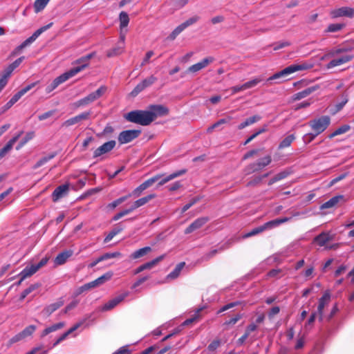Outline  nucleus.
<instances>
[{
    "mask_svg": "<svg viewBox=\"0 0 354 354\" xmlns=\"http://www.w3.org/2000/svg\"><path fill=\"white\" fill-rule=\"evenodd\" d=\"M122 230V227H116L113 229L111 232H109V234L106 236L104 239V242L107 243L112 240V239L117 235L118 233H120Z\"/></svg>",
    "mask_w": 354,
    "mask_h": 354,
    "instance_id": "nucleus-50",
    "label": "nucleus"
},
{
    "mask_svg": "<svg viewBox=\"0 0 354 354\" xmlns=\"http://www.w3.org/2000/svg\"><path fill=\"white\" fill-rule=\"evenodd\" d=\"M82 325V323H77L75 324L73 327H71L68 330L63 333L58 339L60 342H62L71 333L76 330L80 326Z\"/></svg>",
    "mask_w": 354,
    "mask_h": 354,
    "instance_id": "nucleus-46",
    "label": "nucleus"
},
{
    "mask_svg": "<svg viewBox=\"0 0 354 354\" xmlns=\"http://www.w3.org/2000/svg\"><path fill=\"white\" fill-rule=\"evenodd\" d=\"M185 263L184 262H181L180 263H178L176 268H174V270L171 272L168 275H167V279H174L176 278H177L182 269L183 268V267L185 266Z\"/></svg>",
    "mask_w": 354,
    "mask_h": 354,
    "instance_id": "nucleus-33",
    "label": "nucleus"
},
{
    "mask_svg": "<svg viewBox=\"0 0 354 354\" xmlns=\"http://www.w3.org/2000/svg\"><path fill=\"white\" fill-rule=\"evenodd\" d=\"M112 277V273L111 272H107L104 274H103L102 276L98 277L97 279H96L95 280L93 281V283H94V286L95 287H97L102 284H103L106 281H108Z\"/></svg>",
    "mask_w": 354,
    "mask_h": 354,
    "instance_id": "nucleus-39",
    "label": "nucleus"
},
{
    "mask_svg": "<svg viewBox=\"0 0 354 354\" xmlns=\"http://www.w3.org/2000/svg\"><path fill=\"white\" fill-rule=\"evenodd\" d=\"M78 301L77 300H73V301H71L69 304H68L66 308H64V310L62 311L63 313H67L68 312H69L70 310H73V308H75L77 304H78Z\"/></svg>",
    "mask_w": 354,
    "mask_h": 354,
    "instance_id": "nucleus-59",
    "label": "nucleus"
},
{
    "mask_svg": "<svg viewBox=\"0 0 354 354\" xmlns=\"http://www.w3.org/2000/svg\"><path fill=\"white\" fill-rule=\"evenodd\" d=\"M37 82H33L30 84L27 85L19 91H18L16 94H15L12 97L10 100V101L15 104L24 94H26L28 91L32 89Z\"/></svg>",
    "mask_w": 354,
    "mask_h": 354,
    "instance_id": "nucleus-23",
    "label": "nucleus"
},
{
    "mask_svg": "<svg viewBox=\"0 0 354 354\" xmlns=\"http://www.w3.org/2000/svg\"><path fill=\"white\" fill-rule=\"evenodd\" d=\"M338 310H339V309L337 307V304H335L333 306V308L331 309L330 313L328 315H325L324 320L326 319L327 321H329L330 319H331Z\"/></svg>",
    "mask_w": 354,
    "mask_h": 354,
    "instance_id": "nucleus-62",
    "label": "nucleus"
},
{
    "mask_svg": "<svg viewBox=\"0 0 354 354\" xmlns=\"http://www.w3.org/2000/svg\"><path fill=\"white\" fill-rule=\"evenodd\" d=\"M272 158L270 156H266L257 162L250 164L248 167V173L255 172L261 170L265 167L270 164Z\"/></svg>",
    "mask_w": 354,
    "mask_h": 354,
    "instance_id": "nucleus-13",
    "label": "nucleus"
},
{
    "mask_svg": "<svg viewBox=\"0 0 354 354\" xmlns=\"http://www.w3.org/2000/svg\"><path fill=\"white\" fill-rule=\"evenodd\" d=\"M124 118L131 122L147 126L153 122V117L149 111H132L124 115Z\"/></svg>",
    "mask_w": 354,
    "mask_h": 354,
    "instance_id": "nucleus-2",
    "label": "nucleus"
},
{
    "mask_svg": "<svg viewBox=\"0 0 354 354\" xmlns=\"http://www.w3.org/2000/svg\"><path fill=\"white\" fill-rule=\"evenodd\" d=\"M95 286H94L93 281H91L89 283H85L77 289V294H82L83 292L88 290L91 288H94Z\"/></svg>",
    "mask_w": 354,
    "mask_h": 354,
    "instance_id": "nucleus-52",
    "label": "nucleus"
},
{
    "mask_svg": "<svg viewBox=\"0 0 354 354\" xmlns=\"http://www.w3.org/2000/svg\"><path fill=\"white\" fill-rule=\"evenodd\" d=\"M131 194H129L128 195H126V196H122L118 199H116L115 201H113L112 203H109L108 205H107V207L111 209H115L118 205H119L120 204H121L122 203H123L124 201H125L127 198H129V197H131Z\"/></svg>",
    "mask_w": 354,
    "mask_h": 354,
    "instance_id": "nucleus-41",
    "label": "nucleus"
},
{
    "mask_svg": "<svg viewBox=\"0 0 354 354\" xmlns=\"http://www.w3.org/2000/svg\"><path fill=\"white\" fill-rule=\"evenodd\" d=\"M330 15L332 18L348 17L353 18L354 17V8L348 6H343L330 10Z\"/></svg>",
    "mask_w": 354,
    "mask_h": 354,
    "instance_id": "nucleus-9",
    "label": "nucleus"
},
{
    "mask_svg": "<svg viewBox=\"0 0 354 354\" xmlns=\"http://www.w3.org/2000/svg\"><path fill=\"white\" fill-rule=\"evenodd\" d=\"M327 57H335L326 65V68L330 69L350 62L353 58V55L348 53V48L338 47L331 49L322 59Z\"/></svg>",
    "mask_w": 354,
    "mask_h": 354,
    "instance_id": "nucleus-1",
    "label": "nucleus"
},
{
    "mask_svg": "<svg viewBox=\"0 0 354 354\" xmlns=\"http://www.w3.org/2000/svg\"><path fill=\"white\" fill-rule=\"evenodd\" d=\"M330 301V293L329 291H326L322 297L319 299L317 313L319 317V320L322 322L325 319L324 313L325 307L328 306Z\"/></svg>",
    "mask_w": 354,
    "mask_h": 354,
    "instance_id": "nucleus-8",
    "label": "nucleus"
},
{
    "mask_svg": "<svg viewBox=\"0 0 354 354\" xmlns=\"http://www.w3.org/2000/svg\"><path fill=\"white\" fill-rule=\"evenodd\" d=\"M314 91H315V89L313 87L307 88L306 89L300 91V92H298V93H295L293 95V100H299L301 99H303V98L308 96Z\"/></svg>",
    "mask_w": 354,
    "mask_h": 354,
    "instance_id": "nucleus-29",
    "label": "nucleus"
},
{
    "mask_svg": "<svg viewBox=\"0 0 354 354\" xmlns=\"http://www.w3.org/2000/svg\"><path fill=\"white\" fill-rule=\"evenodd\" d=\"M36 330V326L35 325H30L25 328L21 332V335L24 338H26L28 336H30Z\"/></svg>",
    "mask_w": 354,
    "mask_h": 354,
    "instance_id": "nucleus-49",
    "label": "nucleus"
},
{
    "mask_svg": "<svg viewBox=\"0 0 354 354\" xmlns=\"http://www.w3.org/2000/svg\"><path fill=\"white\" fill-rule=\"evenodd\" d=\"M220 345H221L220 340H218V339L214 340L211 344H209L207 348L209 351H214L219 347Z\"/></svg>",
    "mask_w": 354,
    "mask_h": 354,
    "instance_id": "nucleus-63",
    "label": "nucleus"
},
{
    "mask_svg": "<svg viewBox=\"0 0 354 354\" xmlns=\"http://www.w3.org/2000/svg\"><path fill=\"white\" fill-rule=\"evenodd\" d=\"M63 305H64V301L62 299H59V301H57L55 303H53V304L47 306L46 307H45L44 309L43 310L42 313L46 316H49L53 312H55L56 310L59 308Z\"/></svg>",
    "mask_w": 354,
    "mask_h": 354,
    "instance_id": "nucleus-24",
    "label": "nucleus"
},
{
    "mask_svg": "<svg viewBox=\"0 0 354 354\" xmlns=\"http://www.w3.org/2000/svg\"><path fill=\"white\" fill-rule=\"evenodd\" d=\"M149 113L152 115L153 121L159 116L167 115L169 113V109L163 105H151Z\"/></svg>",
    "mask_w": 354,
    "mask_h": 354,
    "instance_id": "nucleus-16",
    "label": "nucleus"
},
{
    "mask_svg": "<svg viewBox=\"0 0 354 354\" xmlns=\"http://www.w3.org/2000/svg\"><path fill=\"white\" fill-rule=\"evenodd\" d=\"M165 257V254L160 255L156 259H153L151 261H149L147 263H145L142 264L144 270H150L152 268H153L155 266H156L159 262L162 261Z\"/></svg>",
    "mask_w": 354,
    "mask_h": 354,
    "instance_id": "nucleus-30",
    "label": "nucleus"
},
{
    "mask_svg": "<svg viewBox=\"0 0 354 354\" xmlns=\"http://www.w3.org/2000/svg\"><path fill=\"white\" fill-rule=\"evenodd\" d=\"M334 239V235L329 232H324L314 238V242L319 246H325L326 243Z\"/></svg>",
    "mask_w": 354,
    "mask_h": 354,
    "instance_id": "nucleus-19",
    "label": "nucleus"
},
{
    "mask_svg": "<svg viewBox=\"0 0 354 354\" xmlns=\"http://www.w3.org/2000/svg\"><path fill=\"white\" fill-rule=\"evenodd\" d=\"M153 55H154V53L153 50H149L148 52H147L145 57L142 59L141 66H143L146 65L147 64L149 63V59Z\"/></svg>",
    "mask_w": 354,
    "mask_h": 354,
    "instance_id": "nucleus-58",
    "label": "nucleus"
},
{
    "mask_svg": "<svg viewBox=\"0 0 354 354\" xmlns=\"http://www.w3.org/2000/svg\"><path fill=\"white\" fill-rule=\"evenodd\" d=\"M313 67V64L308 62H302L299 64H292L285 68L284 69L281 70V71L276 73L273 75L270 76L268 79V81H272L281 77H284L297 71L310 69Z\"/></svg>",
    "mask_w": 354,
    "mask_h": 354,
    "instance_id": "nucleus-3",
    "label": "nucleus"
},
{
    "mask_svg": "<svg viewBox=\"0 0 354 354\" xmlns=\"http://www.w3.org/2000/svg\"><path fill=\"white\" fill-rule=\"evenodd\" d=\"M344 27L343 24H330L325 32H335L341 30Z\"/></svg>",
    "mask_w": 354,
    "mask_h": 354,
    "instance_id": "nucleus-44",
    "label": "nucleus"
},
{
    "mask_svg": "<svg viewBox=\"0 0 354 354\" xmlns=\"http://www.w3.org/2000/svg\"><path fill=\"white\" fill-rule=\"evenodd\" d=\"M128 295V292L123 293L122 295H120L115 298L111 299L107 303H106L103 307L102 310H109L112 308H113L115 306H116L119 303H120L122 300L124 299Z\"/></svg>",
    "mask_w": 354,
    "mask_h": 354,
    "instance_id": "nucleus-20",
    "label": "nucleus"
},
{
    "mask_svg": "<svg viewBox=\"0 0 354 354\" xmlns=\"http://www.w3.org/2000/svg\"><path fill=\"white\" fill-rule=\"evenodd\" d=\"M80 69L81 68H71L69 71L65 72L64 73L62 74L61 75L58 76L54 80L55 84H57V86H59V84L65 82L69 78L75 76L78 73H80Z\"/></svg>",
    "mask_w": 354,
    "mask_h": 354,
    "instance_id": "nucleus-18",
    "label": "nucleus"
},
{
    "mask_svg": "<svg viewBox=\"0 0 354 354\" xmlns=\"http://www.w3.org/2000/svg\"><path fill=\"white\" fill-rule=\"evenodd\" d=\"M261 120V117L259 115H253L249 118H247L244 122H241L239 126V129H243L246 127L254 124Z\"/></svg>",
    "mask_w": 354,
    "mask_h": 354,
    "instance_id": "nucleus-28",
    "label": "nucleus"
},
{
    "mask_svg": "<svg viewBox=\"0 0 354 354\" xmlns=\"http://www.w3.org/2000/svg\"><path fill=\"white\" fill-rule=\"evenodd\" d=\"M348 100V95L346 94L342 95L341 102L336 104L337 111H340L344 107V106L347 103Z\"/></svg>",
    "mask_w": 354,
    "mask_h": 354,
    "instance_id": "nucleus-56",
    "label": "nucleus"
},
{
    "mask_svg": "<svg viewBox=\"0 0 354 354\" xmlns=\"http://www.w3.org/2000/svg\"><path fill=\"white\" fill-rule=\"evenodd\" d=\"M115 140H110L97 147L93 152V158H98L110 152L115 146Z\"/></svg>",
    "mask_w": 354,
    "mask_h": 354,
    "instance_id": "nucleus-14",
    "label": "nucleus"
},
{
    "mask_svg": "<svg viewBox=\"0 0 354 354\" xmlns=\"http://www.w3.org/2000/svg\"><path fill=\"white\" fill-rule=\"evenodd\" d=\"M286 176H287V173H286L285 171L280 172L270 180L268 185H270L279 180H281L285 178Z\"/></svg>",
    "mask_w": 354,
    "mask_h": 354,
    "instance_id": "nucleus-51",
    "label": "nucleus"
},
{
    "mask_svg": "<svg viewBox=\"0 0 354 354\" xmlns=\"http://www.w3.org/2000/svg\"><path fill=\"white\" fill-rule=\"evenodd\" d=\"M73 252L71 250H64L59 254L54 259L55 266H61L64 264L67 260L73 255Z\"/></svg>",
    "mask_w": 354,
    "mask_h": 354,
    "instance_id": "nucleus-22",
    "label": "nucleus"
},
{
    "mask_svg": "<svg viewBox=\"0 0 354 354\" xmlns=\"http://www.w3.org/2000/svg\"><path fill=\"white\" fill-rule=\"evenodd\" d=\"M124 45H118V46L115 48H113L109 50L107 52L106 55L109 57L119 55L124 52Z\"/></svg>",
    "mask_w": 354,
    "mask_h": 354,
    "instance_id": "nucleus-37",
    "label": "nucleus"
},
{
    "mask_svg": "<svg viewBox=\"0 0 354 354\" xmlns=\"http://www.w3.org/2000/svg\"><path fill=\"white\" fill-rule=\"evenodd\" d=\"M86 57H82L81 58L78 59L75 61V64H80V66L74 67L73 68H81L80 70V72L83 71L84 68H86L88 66V62L85 59Z\"/></svg>",
    "mask_w": 354,
    "mask_h": 354,
    "instance_id": "nucleus-48",
    "label": "nucleus"
},
{
    "mask_svg": "<svg viewBox=\"0 0 354 354\" xmlns=\"http://www.w3.org/2000/svg\"><path fill=\"white\" fill-rule=\"evenodd\" d=\"M53 23L50 22L48 24H47L46 26H42L40 28H39L38 30H37L30 37L26 39L24 41H23L19 46H18L15 48V53H19L24 48H25L26 46H28L30 44H31L32 42H34L37 39V38L41 33H43L44 31H46L48 29H49L53 26Z\"/></svg>",
    "mask_w": 354,
    "mask_h": 354,
    "instance_id": "nucleus-7",
    "label": "nucleus"
},
{
    "mask_svg": "<svg viewBox=\"0 0 354 354\" xmlns=\"http://www.w3.org/2000/svg\"><path fill=\"white\" fill-rule=\"evenodd\" d=\"M156 80H157V78L155 76L151 75L150 77L142 80L141 82V83L142 84L144 88H145L152 85L155 82H156Z\"/></svg>",
    "mask_w": 354,
    "mask_h": 354,
    "instance_id": "nucleus-53",
    "label": "nucleus"
},
{
    "mask_svg": "<svg viewBox=\"0 0 354 354\" xmlns=\"http://www.w3.org/2000/svg\"><path fill=\"white\" fill-rule=\"evenodd\" d=\"M39 287V284L35 283L30 285L28 288L25 289L21 294L20 300H24L28 295Z\"/></svg>",
    "mask_w": 354,
    "mask_h": 354,
    "instance_id": "nucleus-43",
    "label": "nucleus"
},
{
    "mask_svg": "<svg viewBox=\"0 0 354 354\" xmlns=\"http://www.w3.org/2000/svg\"><path fill=\"white\" fill-rule=\"evenodd\" d=\"M187 173V169H180V170H178V171H176L171 174H169V176H166L165 178H162L159 183H158V185L159 186H162L165 184H166L167 183H168L169 181L177 178V177H179Z\"/></svg>",
    "mask_w": 354,
    "mask_h": 354,
    "instance_id": "nucleus-25",
    "label": "nucleus"
},
{
    "mask_svg": "<svg viewBox=\"0 0 354 354\" xmlns=\"http://www.w3.org/2000/svg\"><path fill=\"white\" fill-rule=\"evenodd\" d=\"M64 322H59V323H57V324H53L49 327H48V332L50 333H53L54 331H56L59 329H61L64 326Z\"/></svg>",
    "mask_w": 354,
    "mask_h": 354,
    "instance_id": "nucleus-57",
    "label": "nucleus"
},
{
    "mask_svg": "<svg viewBox=\"0 0 354 354\" xmlns=\"http://www.w3.org/2000/svg\"><path fill=\"white\" fill-rule=\"evenodd\" d=\"M330 123V118L327 115H324L310 120L308 122V125L315 133L319 135L327 129Z\"/></svg>",
    "mask_w": 354,
    "mask_h": 354,
    "instance_id": "nucleus-6",
    "label": "nucleus"
},
{
    "mask_svg": "<svg viewBox=\"0 0 354 354\" xmlns=\"http://www.w3.org/2000/svg\"><path fill=\"white\" fill-rule=\"evenodd\" d=\"M295 140V136L294 134H291V135L286 136L279 143V149H283V148L290 147Z\"/></svg>",
    "mask_w": 354,
    "mask_h": 354,
    "instance_id": "nucleus-32",
    "label": "nucleus"
},
{
    "mask_svg": "<svg viewBox=\"0 0 354 354\" xmlns=\"http://www.w3.org/2000/svg\"><path fill=\"white\" fill-rule=\"evenodd\" d=\"M351 129V127L348 124H344L337 128L334 132L328 136L329 138H333L336 136L341 135L346 133Z\"/></svg>",
    "mask_w": 354,
    "mask_h": 354,
    "instance_id": "nucleus-35",
    "label": "nucleus"
},
{
    "mask_svg": "<svg viewBox=\"0 0 354 354\" xmlns=\"http://www.w3.org/2000/svg\"><path fill=\"white\" fill-rule=\"evenodd\" d=\"M107 88L105 86H101L98 89L95 91L89 93L86 97L76 101L73 106L75 108H79L81 106H86L92 102H95L100 97H101L106 91Z\"/></svg>",
    "mask_w": 354,
    "mask_h": 354,
    "instance_id": "nucleus-5",
    "label": "nucleus"
},
{
    "mask_svg": "<svg viewBox=\"0 0 354 354\" xmlns=\"http://www.w3.org/2000/svg\"><path fill=\"white\" fill-rule=\"evenodd\" d=\"M122 257V254L119 252H107L99 257L100 261H105L109 259L117 258Z\"/></svg>",
    "mask_w": 354,
    "mask_h": 354,
    "instance_id": "nucleus-45",
    "label": "nucleus"
},
{
    "mask_svg": "<svg viewBox=\"0 0 354 354\" xmlns=\"http://www.w3.org/2000/svg\"><path fill=\"white\" fill-rule=\"evenodd\" d=\"M156 197V195L155 194H149L145 197L140 198L138 200H136L135 202V205L138 207L145 205L146 203H147L149 201L155 198Z\"/></svg>",
    "mask_w": 354,
    "mask_h": 354,
    "instance_id": "nucleus-31",
    "label": "nucleus"
},
{
    "mask_svg": "<svg viewBox=\"0 0 354 354\" xmlns=\"http://www.w3.org/2000/svg\"><path fill=\"white\" fill-rule=\"evenodd\" d=\"M343 198H344V196L342 195L335 196L331 198L328 201L323 203L321 205L320 208L322 209H328V208H331L333 207H335L341 200L343 199Z\"/></svg>",
    "mask_w": 354,
    "mask_h": 354,
    "instance_id": "nucleus-26",
    "label": "nucleus"
},
{
    "mask_svg": "<svg viewBox=\"0 0 354 354\" xmlns=\"http://www.w3.org/2000/svg\"><path fill=\"white\" fill-rule=\"evenodd\" d=\"M91 115V111L82 112V113H80L79 115H75V116L71 118L66 120V121H64L62 123V127H69L71 126H73L74 124L80 123V122H82L83 120H88L90 119Z\"/></svg>",
    "mask_w": 354,
    "mask_h": 354,
    "instance_id": "nucleus-11",
    "label": "nucleus"
},
{
    "mask_svg": "<svg viewBox=\"0 0 354 354\" xmlns=\"http://www.w3.org/2000/svg\"><path fill=\"white\" fill-rule=\"evenodd\" d=\"M262 80H263V79L261 77H257L252 79V80H250V81L244 83L243 84L244 91L246 89H249V88L256 86Z\"/></svg>",
    "mask_w": 354,
    "mask_h": 354,
    "instance_id": "nucleus-40",
    "label": "nucleus"
},
{
    "mask_svg": "<svg viewBox=\"0 0 354 354\" xmlns=\"http://www.w3.org/2000/svg\"><path fill=\"white\" fill-rule=\"evenodd\" d=\"M120 30L126 28L129 23V17L126 12L122 11L119 15Z\"/></svg>",
    "mask_w": 354,
    "mask_h": 354,
    "instance_id": "nucleus-34",
    "label": "nucleus"
},
{
    "mask_svg": "<svg viewBox=\"0 0 354 354\" xmlns=\"http://www.w3.org/2000/svg\"><path fill=\"white\" fill-rule=\"evenodd\" d=\"M318 135L316 133H306L303 137V140L305 143L308 144L311 142Z\"/></svg>",
    "mask_w": 354,
    "mask_h": 354,
    "instance_id": "nucleus-54",
    "label": "nucleus"
},
{
    "mask_svg": "<svg viewBox=\"0 0 354 354\" xmlns=\"http://www.w3.org/2000/svg\"><path fill=\"white\" fill-rule=\"evenodd\" d=\"M209 218L207 217H200L196 219L193 223H192L185 230V234H190L194 231L200 229L202 227L207 221Z\"/></svg>",
    "mask_w": 354,
    "mask_h": 354,
    "instance_id": "nucleus-17",
    "label": "nucleus"
},
{
    "mask_svg": "<svg viewBox=\"0 0 354 354\" xmlns=\"http://www.w3.org/2000/svg\"><path fill=\"white\" fill-rule=\"evenodd\" d=\"M141 133L140 130L132 129L122 131L118 138L120 144H126L137 138Z\"/></svg>",
    "mask_w": 354,
    "mask_h": 354,
    "instance_id": "nucleus-10",
    "label": "nucleus"
},
{
    "mask_svg": "<svg viewBox=\"0 0 354 354\" xmlns=\"http://www.w3.org/2000/svg\"><path fill=\"white\" fill-rule=\"evenodd\" d=\"M69 190V186L67 184L62 185L57 187L53 192L52 197L53 201H57L61 198L65 196Z\"/></svg>",
    "mask_w": 354,
    "mask_h": 354,
    "instance_id": "nucleus-21",
    "label": "nucleus"
},
{
    "mask_svg": "<svg viewBox=\"0 0 354 354\" xmlns=\"http://www.w3.org/2000/svg\"><path fill=\"white\" fill-rule=\"evenodd\" d=\"M198 19H199V17L198 16H194V17L188 19L187 20H186L183 24H184L185 28H187L188 26H189L195 24L196 22H197L198 21Z\"/></svg>",
    "mask_w": 354,
    "mask_h": 354,
    "instance_id": "nucleus-60",
    "label": "nucleus"
},
{
    "mask_svg": "<svg viewBox=\"0 0 354 354\" xmlns=\"http://www.w3.org/2000/svg\"><path fill=\"white\" fill-rule=\"evenodd\" d=\"M214 61V58L213 57H207L202 59L201 62L193 64L192 66H189L187 69L188 72L190 73H196L203 68H205L207 67L209 64L212 63Z\"/></svg>",
    "mask_w": 354,
    "mask_h": 354,
    "instance_id": "nucleus-15",
    "label": "nucleus"
},
{
    "mask_svg": "<svg viewBox=\"0 0 354 354\" xmlns=\"http://www.w3.org/2000/svg\"><path fill=\"white\" fill-rule=\"evenodd\" d=\"M243 315L241 314H237L235 317L230 319L228 321H226L224 324L225 325H234L239 320H240L242 318Z\"/></svg>",
    "mask_w": 354,
    "mask_h": 354,
    "instance_id": "nucleus-61",
    "label": "nucleus"
},
{
    "mask_svg": "<svg viewBox=\"0 0 354 354\" xmlns=\"http://www.w3.org/2000/svg\"><path fill=\"white\" fill-rule=\"evenodd\" d=\"M151 250L152 249L149 246L144 247L142 248L134 251L131 254L130 257L132 259H137L147 255L148 253L151 252Z\"/></svg>",
    "mask_w": 354,
    "mask_h": 354,
    "instance_id": "nucleus-27",
    "label": "nucleus"
},
{
    "mask_svg": "<svg viewBox=\"0 0 354 354\" xmlns=\"http://www.w3.org/2000/svg\"><path fill=\"white\" fill-rule=\"evenodd\" d=\"M24 338V337L22 336L21 333H19L17 335H15V336H13L8 342V346H10L11 345H12L13 344L15 343H17L21 340H22Z\"/></svg>",
    "mask_w": 354,
    "mask_h": 354,
    "instance_id": "nucleus-55",
    "label": "nucleus"
},
{
    "mask_svg": "<svg viewBox=\"0 0 354 354\" xmlns=\"http://www.w3.org/2000/svg\"><path fill=\"white\" fill-rule=\"evenodd\" d=\"M162 175L158 174L152 178H149L148 180H145L144 183H142V187L145 188L146 189L151 187L155 182H156L160 178Z\"/></svg>",
    "mask_w": 354,
    "mask_h": 354,
    "instance_id": "nucleus-47",
    "label": "nucleus"
},
{
    "mask_svg": "<svg viewBox=\"0 0 354 354\" xmlns=\"http://www.w3.org/2000/svg\"><path fill=\"white\" fill-rule=\"evenodd\" d=\"M232 119V117L231 116H227L226 118L220 119L216 122L214 123V127H218L220 125L223 124H227L230 122V120Z\"/></svg>",
    "mask_w": 354,
    "mask_h": 354,
    "instance_id": "nucleus-64",
    "label": "nucleus"
},
{
    "mask_svg": "<svg viewBox=\"0 0 354 354\" xmlns=\"http://www.w3.org/2000/svg\"><path fill=\"white\" fill-rule=\"evenodd\" d=\"M50 0H35L34 3V9L36 13L43 10Z\"/></svg>",
    "mask_w": 354,
    "mask_h": 354,
    "instance_id": "nucleus-36",
    "label": "nucleus"
},
{
    "mask_svg": "<svg viewBox=\"0 0 354 354\" xmlns=\"http://www.w3.org/2000/svg\"><path fill=\"white\" fill-rule=\"evenodd\" d=\"M35 136V133L32 131L26 133L25 137L20 141L16 147L17 150H19L23 146H24L29 140H32Z\"/></svg>",
    "mask_w": 354,
    "mask_h": 354,
    "instance_id": "nucleus-42",
    "label": "nucleus"
},
{
    "mask_svg": "<svg viewBox=\"0 0 354 354\" xmlns=\"http://www.w3.org/2000/svg\"><path fill=\"white\" fill-rule=\"evenodd\" d=\"M291 218L290 217H283L281 218H277L274 220L270 221L266 223H264L263 225L259 226L257 227H255L252 229L251 231L243 235V238H248L254 235H257L258 234H260L263 232H264L266 230L272 229L280 224L284 223L286 222H288L290 221Z\"/></svg>",
    "mask_w": 354,
    "mask_h": 354,
    "instance_id": "nucleus-4",
    "label": "nucleus"
},
{
    "mask_svg": "<svg viewBox=\"0 0 354 354\" xmlns=\"http://www.w3.org/2000/svg\"><path fill=\"white\" fill-rule=\"evenodd\" d=\"M49 260V257H45L41 259V261L37 264H32L30 266H27L24 269V277H31L35 273H36L39 269L46 266Z\"/></svg>",
    "mask_w": 354,
    "mask_h": 354,
    "instance_id": "nucleus-12",
    "label": "nucleus"
},
{
    "mask_svg": "<svg viewBox=\"0 0 354 354\" xmlns=\"http://www.w3.org/2000/svg\"><path fill=\"white\" fill-rule=\"evenodd\" d=\"M55 156V153H52V154H50V155H48L47 156H44V157L41 158L40 160H39L35 163V165L32 167V169H37V168L41 167L42 165H44L46 162H48L49 160L53 159Z\"/></svg>",
    "mask_w": 354,
    "mask_h": 354,
    "instance_id": "nucleus-38",
    "label": "nucleus"
}]
</instances>
